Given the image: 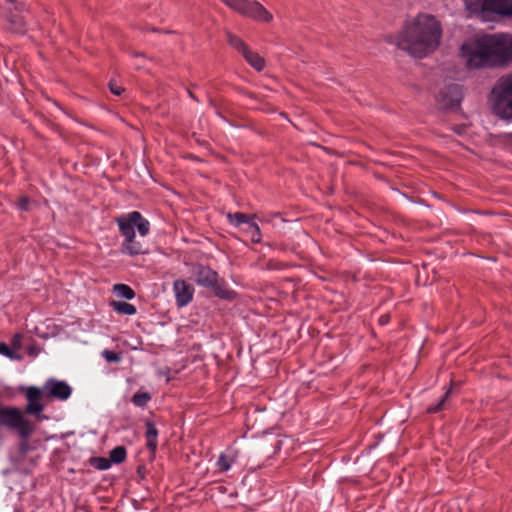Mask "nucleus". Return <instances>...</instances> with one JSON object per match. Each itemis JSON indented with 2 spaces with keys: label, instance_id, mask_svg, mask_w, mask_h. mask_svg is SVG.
Segmentation results:
<instances>
[{
  "label": "nucleus",
  "instance_id": "obj_12",
  "mask_svg": "<svg viewBox=\"0 0 512 512\" xmlns=\"http://www.w3.org/2000/svg\"><path fill=\"white\" fill-rule=\"evenodd\" d=\"M173 291L176 303L179 307L188 305L193 299L194 288L184 280H175L173 284Z\"/></svg>",
  "mask_w": 512,
  "mask_h": 512
},
{
  "label": "nucleus",
  "instance_id": "obj_2",
  "mask_svg": "<svg viewBox=\"0 0 512 512\" xmlns=\"http://www.w3.org/2000/svg\"><path fill=\"white\" fill-rule=\"evenodd\" d=\"M119 231L123 236L121 243V252L129 256H137L147 253L143 243L136 239L135 229L137 228L141 237L148 235L150 223L138 211H132L116 219Z\"/></svg>",
  "mask_w": 512,
  "mask_h": 512
},
{
  "label": "nucleus",
  "instance_id": "obj_8",
  "mask_svg": "<svg viewBox=\"0 0 512 512\" xmlns=\"http://www.w3.org/2000/svg\"><path fill=\"white\" fill-rule=\"evenodd\" d=\"M231 10L257 22L269 23L273 15L255 0H221Z\"/></svg>",
  "mask_w": 512,
  "mask_h": 512
},
{
  "label": "nucleus",
  "instance_id": "obj_7",
  "mask_svg": "<svg viewBox=\"0 0 512 512\" xmlns=\"http://www.w3.org/2000/svg\"><path fill=\"white\" fill-rule=\"evenodd\" d=\"M0 426L17 431L22 438H28L34 431L33 425L19 408L2 404H0Z\"/></svg>",
  "mask_w": 512,
  "mask_h": 512
},
{
  "label": "nucleus",
  "instance_id": "obj_27",
  "mask_svg": "<svg viewBox=\"0 0 512 512\" xmlns=\"http://www.w3.org/2000/svg\"><path fill=\"white\" fill-rule=\"evenodd\" d=\"M92 465L99 470H107L110 467V460L103 457L93 458Z\"/></svg>",
  "mask_w": 512,
  "mask_h": 512
},
{
  "label": "nucleus",
  "instance_id": "obj_1",
  "mask_svg": "<svg viewBox=\"0 0 512 512\" xmlns=\"http://www.w3.org/2000/svg\"><path fill=\"white\" fill-rule=\"evenodd\" d=\"M442 36L441 22L434 15L418 13L404 21L391 43L411 57L423 59L439 48Z\"/></svg>",
  "mask_w": 512,
  "mask_h": 512
},
{
  "label": "nucleus",
  "instance_id": "obj_31",
  "mask_svg": "<svg viewBox=\"0 0 512 512\" xmlns=\"http://www.w3.org/2000/svg\"><path fill=\"white\" fill-rule=\"evenodd\" d=\"M109 88L114 95H121V93L123 92V88L117 85V83L114 81H110Z\"/></svg>",
  "mask_w": 512,
  "mask_h": 512
},
{
  "label": "nucleus",
  "instance_id": "obj_14",
  "mask_svg": "<svg viewBox=\"0 0 512 512\" xmlns=\"http://www.w3.org/2000/svg\"><path fill=\"white\" fill-rule=\"evenodd\" d=\"M146 447L151 453H155L158 447V430L151 421L146 422Z\"/></svg>",
  "mask_w": 512,
  "mask_h": 512
},
{
  "label": "nucleus",
  "instance_id": "obj_10",
  "mask_svg": "<svg viewBox=\"0 0 512 512\" xmlns=\"http://www.w3.org/2000/svg\"><path fill=\"white\" fill-rule=\"evenodd\" d=\"M42 390L48 397L61 401L67 400L72 393L71 387L65 381L53 378L45 382Z\"/></svg>",
  "mask_w": 512,
  "mask_h": 512
},
{
  "label": "nucleus",
  "instance_id": "obj_24",
  "mask_svg": "<svg viewBox=\"0 0 512 512\" xmlns=\"http://www.w3.org/2000/svg\"><path fill=\"white\" fill-rule=\"evenodd\" d=\"M126 449L123 446H117L110 452V462L119 464L126 459Z\"/></svg>",
  "mask_w": 512,
  "mask_h": 512
},
{
  "label": "nucleus",
  "instance_id": "obj_3",
  "mask_svg": "<svg viewBox=\"0 0 512 512\" xmlns=\"http://www.w3.org/2000/svg\"><path fill=\"white\" fill-rule=\"evenodd\" d=\"M470 17L482 22L506 20L512 16V4L509 0H462Z\"/></svg>",
  "mask_w": 512,
  "mask_h": 512
},
{
  "label": "nucleus",
  "instance_id": "obj_25",
  "mask_svg": "<svg viewBox=\"0 0 512 512\" xmlns=\"http://www.w3.org/2000/svg\"><path fill=\"white\" fill-rule=\"evenodd\" d=\"M0 354L11 360H22V355L19 352H16L12 347L8 346L6 343H0Z\"/></svg>",
  "mask_w": 512,
  "mask_h": 512
},
{
  "label": "nucleus",
  "instance_id": "obj_6",
  "mask_svg": "<svg viewBox=\"0 0 512 512\" xmlns=\"http://www.w3.org/2000/svg\"><path fill=\"white\" fill-rule=\"evenodd\" d=\"M493 68L505 67L512 62V34L499 32L484 34Z\"/></svg>",
  "mask_w": 512,
  "mask_h": 512
},
{
  "label": "nucleus",
  "instance_id": "obj_13",
  "mask_svg": "<svg viewBox=\"0 0 512 512\" xmlns=\"http://www.w3.org/2000/svg\"><path fill=\"white\" fill-rule=\"evenodd\" d=\"M195 282L199 286L215 287L218 281V274L208 266L197 265L194 270Z\"/></svg>",
  "mask_w": 512,
  "mask_h": 512
},
{
  "label": "nucleus",
  "instance_id": "obj_35",
  "mask_svg": "<svg viewBox=\"0 0 512 512\" xmlns=\"http://www.w3.org/2000/svg\"><path fill=\"white\" fill-rule=\"evenodd\" d=\"M189 95H190V97H192L193 99H195L194 95H193L191 92H189Z\"/></svg>",
  "mask_w": 512,
  "mask_h": 512
},
{
  "label": "nucleus",
  "instance_id": "obj_18",
  "mask_svg": "<svg viewBox=\"0 0 512 512\" xmlns=\"http://www.w3.org/2000/svg\"><path fill=\"white\" fill-rule=\"evenodd\" d=\"M227 218L230 224L239 227L242 224H244L245 226L248 225L249 222L256 219V215H249L241 212H236L227 214Z\"/></svg>",
  "mask_w": 512,
  "mask_h": 512
},
{
  "label": "nucleus",
  "instance_id": "obj_17",
  "mask_svg": "<svg viewBox=\"0 0 512 512\" xmlns=\"http://www.w3.org/2000/svg\"><path fill=\"white\" fill-rule=\"evenodd\" d=\"M242 56L245 58L248 64L257 71H261L265 66L264 59L258 53L250 50V48L242 53Z\"/></svg>",
  "mask_w": 512,
  "mask_h": 512
},
{
  "label": "nucleus",
  "instance_id": "obj_20",
  "mask_svg": "<svg viewBox=\"0 0 512 512\" xmlns=\"http://www.w3.org/2000/svg\"><path fill=\"white\" fill-rule=\"evenodd\" d=\"M244 232L248 235L250 240L254 243H260L262 239L261 231L255 220H252L245 226Z\"/></svg>",
  "mask_w": 512,
  "mask_h": 512
},
{
  "label": "nucleus",
  "instance_id": "obj_23",
  "mask_svg": "<svg viewBox=\"0 0 512 512\" xmlns=\"http://www.w3.org/2000/svg\"><path fill=\"white\" fill-rule=\"evenodd\" d=\"M150 400V393L143 391H137L131 399L132 403L137 407H145Z\"/></svg>",
  "mask_w": 512,
  "mask_h": 512
},
{
  "label": "nucleus",
  "instance_id": "obj_29",
  "mask_svg": "<svg viewBox=\"0 0 512 512\" xmlns=\"http://www.w3.org/2000/svg\"><path fill=\"white\" fill-rule=\"evenodd\" d=\"M11 346L16 352H19L22 347V335L20 333H17L12 337Z\"/></svg>",
  "mask_w": 512,
  "mask_h": 512
},
{
  "label": "nucleus",
  "instance_id": "obj_11",
  "mask_svg": "<svg viewBox=\"0 0 512 512\" xmlns=\"http://www.w3.org/2000/svg\"><path fill=\"white\" fill-rule=\"evenodd\" d=\"M462 91L459 85L452 84L442 90L437 96V102L442 109H449L459 105Z\"/></svg>",
  "mask_w": 512,
  "mask_h": 512
},
{
  "label": "nucleus",
  "instance_id": "obj_22",
  "mask_svg": "<svg viewBox=\"0 0 512 512\" xmlns=\"http://www.w3.org/2000/svg\"><path fill=\"white\" fill-rule=\"evenodd\" d=\"M227 41L231 47L241 54L249 48L241 38L232 33H227Z\"/></svg>",
  "mask_w": 512,
  "mask_h": 512
},
{
  "label": "nucleus",
  "instance_id": "obj_19",
  "mask_svg": "<svg viewBox=\"0 0 512 512\" xmlns=\"http://www.w3.org/2000/svg\"><path fill=\"white\" fill-rule=\"evenodd\" d=\"M114 311L123 315H134L137 312L136 307L125 301H112L110 303Z\"/></svg>",
  "mask_w": 512,
  "mask_h": 512
},
{
  "label": "nucleus",
  "instance_id": "obj_34",
  "mask_svg": "<svg viewBox=\"0 0 512 512\" xmlns=\"http://www.w3.org/2000/svg\"><path fill=\"white\" fill-rule=\"evenodd\" d=\"M10 4H15V9H18V5L16 3V0H6Z\"/></svg>",
  "mask_w": 512,
  "mask_h": 512
},
{
  "label": "nucleus",
  "instance_id": "obj_28",
  "mask_svg": "<svg viewBox=\"0 0 512 512\" xmlns=\"http://www.w3.org/2000/svg\"><path fill=\"white\" fill-rule=\"evenodd\" d=\"M102 357L107 361L111 363H118L121 361V356L118 353H115L111 350H103L102 351Z\"/></svg>",
  "mask_w": 512,
  "mask_h": 512
},
{
  "label": "nucleus",
  "instance_id": "obj_33",
  "mask_svg": "<svg viewBox=\"0 0 512 512\" xmlns=\"http://www.w3.org/2000/svg\"><path fill=\"white\" fill-rule=\"evenodd\" d=\"M379 322L384 325L388 322V317L387 316H382L380 319H379Z\"/></svg>",
  "mask_w": 512,
  "mask_h": 512
},
{
  "label": "nucleus",
  "instance_id": "obj_26",
  "mask_svg": "<svg viewBox=\"0 0 512 512\" xmlns=\"http://www.w3.org/2000/svg\"><path fill=\"white\" fill-rule=\"evenodd\" d=\"M449 394H450V389H448V390L445 392V394L441 397V399L439 400V402H438L437 404L429 406V407H428V409H427V411H428L429 413H436V412L441 411V410H442V408H443V405H444V403H445V401H446V399H447V398H448V396H449Z\"/></svg>",
  "mask_w": 512,
  "mask_h": 512
},
{
  "label": "nucleus",
  "instance_id": "obj_4",
  "mask_svg": "<svg viewBox=\"0 0 512 512\" xmlns=\"http://www.w3.org/2000/svg\"><path fill=\"white\" fill-rule=\"evenodd\" d=\"M459 57L470 71L493 68L485 35L465 40L459 48Z\"/></svg>",
  "mask_w": 512,
  "mask_h": 512
},
{
  "label": "nucleus",
  "instance_id": "obj_32",
  "mask_svg": "<svg viewBox=\"0 0 512 512\" xmlns=\"http://www.w3.org/2000/svg\"><path fill=\"white\" fill-rule=\"evenodd\" d=\"M28 204H29V201L27 198H21L18 202V207L21 209V210H27L28 209Z\"/></svg>",
  "mask_w": 512,
  "mask_h": 512
},
{
  "label": "nucleus",
  "instance_id": "obj_9",
  "mask_svg": "<svg viewBox=\"0 0 512 512\" xmlns=\"http://www.w3.org/2000/svg\"><path fill=\"white\" fill-rule=\"evenodd\" d=\"M43 396L44 392L42 389L35 386L28 387L25 391V397L27 399L25 413L40 418V414L44 410V405L42 404Z\"/></svg>",
  "mask_w": 512,
  "mask_h": 512
},
{
  "label": "nucleus",
  "instance_id": "obj_16",
  "mask_svg": "<svg viewBox=\"0 0 512 512\" xmlns=\"http://www.w3.org/2000/svg\"><path fill=\"white\" fill-rule=\"evenodd\" d=\"M8 29L14 33H24L26 31V21L24 17L10 13L8 16Z\"/></svg>",
  "mask_w": 512,
  "mask_h": 512
},
{
  "label": "nucleus",
  "instance_id": "obj_30",
  "mask_svg": "<svg viewBox=\"0 0 512 512\" xmlns=\"http://www.w3.org/2000/svg\"><path fill=\"white\" fill-rule=\"evenodd\" d=\"M214 289V292L215 294L220 297V298H223V299H229L230 298V294L231 292L217 286V284L215 285V287H212Z\"/></svg>",
  "mask_w": 512,
  "mask_h": 512
},
{
  "label": "nucleus",
  "instance_id": "obj_15",
  "mask_svg": "<svg viewBox=\"0 0 512 512\" xmlns=\"http://www.w3.org/2000/svg\"><path fill=\"white\" fill-rule=\"evenodd\" d=\"M236 459H237V452L235 450L229 448L225 452L220 454L216 465L220 471L226 472L232 467V465L235 463Z\"/></svg>",
  "mask_w": 512,
  "mask_h": 512
},
{
  "label": "nucleus",
  "instance_id": "obj_21",
  "mask_svg": "<svg viewBox=\"0 0 512 512\" xmlns=\"http://www.w3.org/2000/svg\"><path fill=\"white\" fill-rule=\"evenodd\" d=\"M113 291L118 297L131 300L135 297L134 290L126 284H115Z\"/></svg>",
  "mask_w": 512,
  "mask_h": 512
},
{
  "label": "nucleus",
  "instance_id": "obj_5",
  "mask_svg": "<svg viewBox=\"0 0 512 512\" xmlns=\"http://www.w3.org/2000/svg\"><path fill=\"white\" fill-rule=\"evenodd\" d=\"M490 103L497 116L512 120V73L502 76L496 82L490 95Z\"/></svg>",
  "mask_w": 512,
  "mask_h": 512
}]
</instances>
